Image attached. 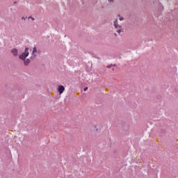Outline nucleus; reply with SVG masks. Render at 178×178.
<instances>
[{"label": "nucleus", "instance_id": "7ed1b4c3", "mask_svg": "<svg viewBox=\"0 0 178 178\" xmlns=\"http://www.w3.org/2000/svg\"><path fill=\"white\" fill-rule=\"evenodd\" d=\"M37 54H38V49H37V47H34L33 48V51H32V54L30 59L31 60L35 59V58H37Z\"/></svg>", "mask_w": 178, "mask_h": 178}, {"label": "nucleus", "instance_id": "f03ea898", "mask_svg": "<svg viewBox=\"0 0 178 178\" xmlns=\"http://www.w3.org/2000/svg\"><path fill=\"white\" fill-rule=\"evenodd\" d=\"M30 49H29V47L25 48L24 51L22 53V54H20L19 56V58L22 60H24L27 58V56H29V55H30V52L29 51Z\"/></svg>", "mask_w": 178, "mask_h": 178}, {"label": "nucleus", "instance_id": "20e7f679", "mask_svg": "<svg viewBox=\"0 0 178 178\" xmlns=\"http://www.w3.org/2000/svg\"><path fill=\"white\" fill-rule=\"evenodd\" d=\"M58 91L60 95L63 94V91H65V86H63L62 85H59L58 86Z\"/></svg>", "mask_w": 178, "mask_h": 178}, {"label": "nucleus", "instance_id": "1a4fd4ad", "mask_svg": "<svg viewBox=\"0 0 178 178\" xmlns=\"http://www.w3.org/2000/svg\"><path fill=\"white\" fill-rule=\"evenodd\" d=\"M28 19H31V20H35V19H34V17H31V16L29 17Z\"/></svg>", "mask_w": 178, "mask_h": 178}, {"label": "nucleus", "instance_id": "423d86ee", "mask_svg": "<svg viewBox=\"0 0 178 178\" xmlns=\"http://www.w3.org/2000/svg\"><path fill=\"white\" fill-rule=\"evenodd\" d=\"M23 60L24 66H27L28 65H30L31 60L30 58H25L24 60Z\"/></svg>", "mask_w": 178, "mask_h": 178}, {"label": "nucleus", "instance_id": "6e6552de", "mask_svg": "<svg viewBox=\"0 0 178 178\" xmlns=\"http://www.w3.org/2000/svg\"><path fill=\"white\" fill-rule=\"evenodd\" d=\"M112 66H113V64H111V65H108L107 68L111 69V67H112Z\"/></svg>", "mask_w": 178, "mask_h": 178}, {"label": "nucleus", "instance_id": "0eeeda50", "mask_svg": "<svg viewBox=\"0 0 178 178\" xmlns=\"http://www.w3.org/2000/svg\"><path fill=\"white\" fill-rule=\"evenodd\" d=\"M118 17H120L119 20H120V22L124 20V18L123 17L120 16V15H118Z\"/></svg>", "mask_w": 178, "mask_h": 178}, {"label": "nucleus", "instance_id": "f3484780", "mask_svg": "<svg viewBox=\"0 0 178 178\" xmlns=\"http://www.w3.org/2000/svg\"><path fill=\"white\" fill-rule=\"evenodd\" d=\"M112 70H113V71L115 70V68H113Z\"/></svg>", "mask_w": 178, "mask_h": 178}, {"label": "nucleus", "instance_id": "2eb2a0df", "mask_svg": "<svg viewBox=\"0 0 178 178\" xmlns=\"http://www.w3.org/2000/svg\"><path fill=\"white\" fill-rule=\"evenodd\" d=\"M96 131H97V133H98L99 131V129H96Z\"/></svg>", "mask_w": 178, "mask_h": 178}, {"label": "nucleus", "instance_id": "ddd939ff", "mask_svg": "<svg viewBox=\"0 0 178 178\" xmlns=\"http://www.w3.org/2000/svg\"><path fill=\"white\" fill-rule=\"evenodd\" d=\"M115 37H118V35L116 34V33H114Z\"/></svg>", "mask_w": 178, "mask_h": 178}, {"label": "nucleus", "instance_id": "4468645a", "mask_svg": "<svg viewBox=\"0 0 178 178\" xmlns=\"http://www.w3.org/2000/svg\"><path fill=\"white\" fill-rule=\"evenodd\" d=\"M16 3H17V1H15L14 2V4L16 5Z\"/></svg>", "mask_w": 178, "mask_h": 178}, {"label": "nucleus", "instance_id": "39448f33", "mask_svg": "<svg viewBox=\"0 0 178 178\" xmlns=\"http://www.w3.org/2000/svg\"><path fill=\"white\" fill-rule=\"evenodd\" d=\"M11 54L13 55V56H18L19 51L17 49H12Z\"/></svg>", "mask_w": 178, "mask_h": 178}, {"label": "nucleus", "instance_id": "9d476101", "mask_svg": "<svg viewBox=\"0 0 178 178\" xmlns=\"http://www.w3.org/2000/svg\"><path fill=\"white\" fill-rule=\"evenodd\" d=\"M88 90V87H86V88H84V89H83L84 91H86V90Z\"/></svg>", "mask_w": 178, "mask_h": 178}, {"label": "nucleus", "instance_id": "f8f14e48", "mask_svg": "<svg viewBox=\"0 0 178 178\" xmlns=\"http://www.w3.org/2000/svg\"><path fill=\"white\" fill-rule=\"evenodd\" d=\"M109 2H114V0H108Z\"/></svg>", "mask_w": 178, "mask_h": 178}, {"label": "nucleus", "instance_id": "f257e3e1", "mask_svg": "<svg viewBox=\"0 0 178 178\" xmlns=\"http://www.w3.org/2000/svg\"><path fill=\"white\" fill-rule=\"evenodd\" d=\"M113 26L118 34H120V33H124V31H123L122 26L119 25V24L118 23V19H115L113 21Z\"/></svg>", "mask_w": 178, "mask_h": 178}, {"label": "nucleus", "instance_id": "9b49d317", "mask_svg": "<svg viewBox=\"0 0 178 178\" xmlns=\"http://www.w3.org/2000/svg\"><path fill=\"white\" fill-rule=\"evenodd\" d=\"M22 20H26V17H22Z\"/></svg>", "mask_w": 178, "mask_h": 178}, {"label": "nucleus", "instance_id": "dca6fc26", "mask_svg": "<svg viewBox=\"0 0 178 178\" xmlns=\"http://www.w3.org/2000/svg\"><path fill=\"white\" fill-rule=\"evenodd\" d=\"M113 66L116 67V64L113 65Z\"/></svg>", "mask_w": 178, "mask_h": 178}]
</instances>
